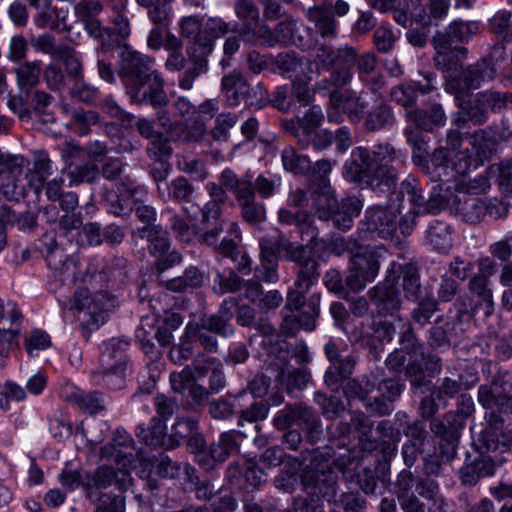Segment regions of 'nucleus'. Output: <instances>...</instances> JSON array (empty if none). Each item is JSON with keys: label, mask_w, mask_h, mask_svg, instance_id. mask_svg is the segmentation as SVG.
Listing matches in <instances>:
<instances>
[{"label": "nucleus", "mask_w": 512, "mask_h": 512, "mask_svg": "<svg viewBox=\"0 0 512 512\" xmlns=\"http://www.w3.org/2000/svg\"><path fill=\"white\" fill-rule=\"evenodd\" d=\"M120 49L118 75L132 102L143 96L148 88L164 83L160 73L153 69L154 58L126 44Z\"/></svg>", "instance_id": "f257e3e1"}, {"label": "nucleus", "mask_w": 512, "mask_h": 512, "mask_svg": "<svg viewBox=\"0 0 512 512\" xmlns=\"http://www.w3.org/2000/svg\"><path fill=\"white\" fill-rule=\"evenodd\" d=\"M180 34L189 41L186 45V55L189 67L179 78V87L183 90H191L194 81L208 71V57L214 50V44L202 32V18L199 16L183 17L180 21Z\"/></svg>", "instance_id": "f03ea898"}, {"label": "nucleus", "mask_w": 512, "mask_h": 512, "mask_svg": "<svg viewBox=\"0 0 512 512\" xmlns=\"http://www.w3.org/2000/svg\"><path fill=\"white\" fill-rule=\"evenodd\" d=\"M460 112L453 119L457 126H465L470 121L475 125H483L489 119L490 112L499 114L512 104V93L488 89L474 95L457 96L455 99Z\"/></svg>", "instance_id": "7ed1b4c3"}, {"label": "nucleus", "mask_w": 512, "mask_h": 512, "mask_svg": "<svg viewBox=\"0 0 512 512\" xmlns=\"http://www.w3.org/2000/svg\"><path fill=\"white\" fill-rule=\"evenodd\" d=\"M316 60L324 70L332 69L328 78L316 84L318 90H326L331 96L332 92L339 91L350 84L353 78L351 69L355 65V48L344 46L333 49L329 45L322 44L317 48Z\"/></svg>", "instance_id": "20e7f679"}, {"label": "nucleus", "mask_w": 512, "mask_h": 512, "mask_svg": "<svg viewBox=\"0 0 512 512\" xmlns=\"http://www.w3.org/2000/svg\"><path fill=\"white\" fill-rule=\"evenodd\" d=\"M505 48L495 45L489 56L478 60L476 63L462 67L459 75H450L445 82V90L457 96H468L471 89H477L482 82L492 81L496 76L494 57L504 58Z\"/></svg>", "instance_id": "39448f33"}, {"label": "nucleus", "mask_w": 512, "mask_h": 512, "mask_svg": "<svg viewBox=\"0 0 512 512\" xmlns=\"http://www.w3.org/2000/svg\"><path fill=\"white\" fill-rule=\"evenodd\" d=\"M478 455L469 459L480 478L493 476L495 469L506 462L505 453L512 448V433H496L486 428L475 444Z\"/></svg>", "instance_id": "423d86ee"}, {"label": "nucleus", "mask_w": 512, "mask_h": 512, "mask_svg": "<svg viewBox=\"0 0 512 512\" xmlns=\"http://www.w3.org/2000/svg\"><path fill=\"white\" fill-rule=\"evenodd\" d=\"M221 181L226 189L234 195L241 208V217L245 222L257 225L266 220V208L263 203L256 201L251 176L239 177L232 169L226 168L221 172Z\"/></svg>", "instance_id": "0eeeda50"}, {"label": "nucleus", "mask_w": 512, "mask_h": 512, "mask_svg": "<svg viewBox=\"0 0 512 512\" xmlns=\"http://www.w3.org/2000/svg\"><path fill=\"white\" fill-rule=\"evenodd\" d=\"M323 350L330 363L324 374V382L330 389L338 390L353 374L357 358L347 344L334 339H329Z\"/></svg>", "instance_id": "6e6552de"}, {"label": "nucleus", "mask_w": 512, "mask_h": 512, "mask_svg": "<svg viewBox=\"0 0 512 512\" xmlns=\"http://www.w3.org/2000/svg\"><path fill=\"white\" fill-rule=\"evenodd\" d=\"M398 214V210L390 206L368 207L358 223V236L362 239H391L398 229Z\"/></svg>", "instance_id": "1a4fd4ad"}, {"label": "nucleus", "mask_w": 512, "mask_h": 512, "mask_svg": "<svg viewBox=\"0 0 512 512\" xmlns=\"http://www.w3.org/2000/svg\"><path fill=\"white\" fill-rule=\"evenodd\" d=\"M362 207V201L355 196L342 198L338 202L336 199L320 195L313 204L320 220H332L334 225L343 231L353 226L354 218L360 214Z\"/></svg>", "instance_id": "9d476101"}, {"label": "nucleus", "mask_w": 512, "mask_h": 512, "mask_svg": "<svg viewBox=\"0 0 512 512\" xmlns=\"http://www.w3.org/2000/svg\"><path fill=\"white\" fill-rule=\"evenodd\" d=\"M293 424L305 431L312 442L318 440L323 433L319 416L302 402L287 404L274 418V425L278 429H286Z\"/></svg>", "instance_id": "9b49d317"}, {"label": "nucleus", "mask_w": 512, "mask_h": 512, "mask_svg": "<svg viewBox=\"0 0 512 512\" xmlns=\"http://www.w3.org/2000/svg\"><path fill=\"white\" fill-rule=\"evenodd\" d=\"M384 195L392 193L398 182L397 166L404 163L405 155L388 142L378 143L370 151Z\"/></svg>", "instance_id": "f8f14e48"}, {"label": "nucleus", "mask_w": 512, "mask_h": 512, "mask_svg": "<svg viewBox=\"0 0 512 512\" xmlns=\"http://www.w3.org/2000/svg\"><path fill=\"white\" fill-rule=\"evenodd\" d=\"M344 176L350 182L366 185L375 193L384 195L370 150L365 147L352 150L350 158L344 164Z\"/></svg>", "instance_id": "ddd939ff"}, {"label": "nucleus", "mask_w": 512, "mask_h": 512, "mask_svg": "<svg viewBox=\"0 0 512 512\" xmlns=\"http://www.w3.org/2000/svg\"><path fill=\"white\" fill-rule=\"evenodd\" d=\"M225 225V220H222L205 226V231L200 236V242L211 247L217 254L236 261L240 254L236 239L241 238V231L236 222H229L226 229L229 237H223L220 241V235L223 233Z\"/></svg>", "instance_id": "4468645a"}, {"label": "nucleus", "mask_w": 512, "mask_h": 512, "mask_svg": "<svg viewBox=\"0 0 512 512\" xmlns=\"http://www.w3.org/2000/svg\"><path fill=\"white\" fill-rule=\"evenodd\" d=\"M477 400L486 410L485 419L488 429L499 433L504 425L502 414H512V395H495L488 384L480 385L478 388Z\"/></svg>", "instance_id": "2eb2a0df"}, {"label": "nucleus", "mask_w": 512, "mask_h": 512, "mask_svg": "<svg viewBox=\"0 0 512 512\" xmlns=\"http://www.w3.org/2000/svg\"><path fill=\"white\" fill-rule=\"evenodd\" d=\"M129 478L126 469L114 468L112 466L102 465L94 472H86V498L91 502H96L102 489L115 486L121 489Z\"/></svg>", "instance_id": "dca6fc26"}, {"label": "nucleus", "mask_w": 512, "mask_h": 512, "mask_svg": "<svg viewBox=\"0 0 512 512\" xmlns=\"http://www.w3.org/2000/svg\"><path fill=\"white\" fill-rule=\"evenodd\" d=\"M40 251L45 255L48 266L58 273L62 281L75 280L74 258L58 246L52 235L45 234L40 240Z\"/></svg>", "instance_id": "f3484780"}, {"label": "nucleus", "mask_w": 512, "mask_h": 512, "mask_svg": "<svg viewBox=\"0 0 512 512\" xmlns=\"http://www.w3.org/2000/svg\"><path fill=\"white\" fill-rule=\"evenodd\" d=\"M334 249L337 254L349 253L350 263L358 271L366 273L368 269L373 270V278L377 276L380 268L379 257L377 253L368 246L360 245L353 238H340L335 241Z\"/></svg>", "instance_id": "a211bd4d"}, {"label": "nucleus", "mask_w": 512, "mask_h": 512, "mask_svg": "<svg viewBox=\"0 0 512 512\" xmlns=\"http://www.w3.org/2000/svg\"><path fill=\"white\" fill-rule=\"evenodd\" d=\"M457 456L455 439L440 442L439 447L429 446L422 457V472L428 477L444 475L445 467L450 465Z\"/></svg>", "instance_id": "6ab92c4d"}, {"label": "nucleus", "mask_w": 512, "mask_h": 512, "mask_svg": "<svg viewBox=\"0 0 512 512\" xmlns=\"http://www.w3.org/2000/svg\"><path fill=\"white\" fill-rule=\"evenodd\" d=\"M368 295L379 316H393L401 308V295L393 279L378 283L368 291Z\"/></svg>", "instance_id": "aec40b11"}, {"label": "nucleus", "mask_w": 512, "mask_h": 512, "mask_svg": "<svg viewBox=\"0 0 512 512\" xmlns=\"http://www.w3.org/2000/svg\"><path fill=\"white\" fill-rule=\"evenodd\" d=\"M432 44L436 52L433 61L438 70L453 71L467 57V48L448 42L444 36H433Z\"/></svg>", "instance_id": "412c9836"}, {"label": "nucleus", "mask_w": 512, "mask_h": 512, "mask_svg": "<svg viewBox=\"0 0 512 512\" xmlns=\"http://www.w3.org/2000/svg\"><path fill=\"white\" fill-rule=\"evenodd\" d=\"M289 261L295 263L296 280L294 286L311 289L320 277L317 260L307 253L303 245H297Z\"/></svg>", "instance_id": "4be33fe9"}, {"label": "nucleus", "mask_w": 512, "mask_h": 512, "mask_svg": "<svg viewBox=\"0 0 512 512\" xmlns=\"http://www.w3.org/2000/svg\"><path fill=\"white\" fill-rule=\"evenodd\" d=\"M372 106H368L363 119V125L367 132H379L392 127L395 123V115L392 106L382 95L372 97Z\"/></svg>", "instance_id": "5701e85b"}, {"label": "nucleus", "mask_w": 512, "mask_h": 512, "mask_svg": "<svg viewBox=\"0 0 512 512\" xmlns=\"http://www.w3.org/2000/svg\"><path fill=\"white\" fill-rule=\"evenodd\" d=\"M367 95L368 93L365 92L357 94L352 91L345 93L334 91L331 93L330 102L340 107L351 123L358 124L363 121L370 104Z\"/></svg>", "instance_id": "b1692460"}, {"label": "nucleus", "mask_w": 512, "mask_h": 512, "mask_svg": "<svg viewBox=\"0 0 512 512\" xmlns=\"http://www.w3.org/2000/svg\"><path fill=\"white\" fill-rule=\"evenodd\" d=\"M450 203L451 212L467 223L477 224L485 218L486 202L470 193L459 191Z\"/></svg>", "instance_id": "393cba45"}, {"label": "nucleus", "mask_w": 512, "mask_h": 512, "mask_svg": "<svg viewBox=\"0 0 512 512\" xmlns=\"http://www.w3.org/2000/svg\"><path fill=\"white\" fill-rule=\"evenodd\" d=\"M478 379L474 369L467 368L463 373H452L439 379L433 393L439 400L443 397L454 398L462 390H468L476 385Z\"/></svg>", "instance_id": "a878e982"}, {"label": "nucleus", "mask_w": 512, "mask_h": 512, "mask_svg": "<svg viewBox=\"0 0 512 512\" xmlns=\"http://www.w3.org/2000/svg\"><path fill=\"white\" fill-rule=\"evenodd\" d=\"M320 301V294L313 293L308 298L307 310L286 316L284 318V327L292 334H295L299 329L309 332L313 331L316 328L317 319L320 315Z\"/></svg>", "instance_id": "bb28decb"}, {"label": "nucleus", "mask_w": 512, "mask_h": 512, "mask_svg": "<svg viewBox=\"0 0 512 512\" xmlns=\"http://www.w3.org/2000/svg\"><path fill=\"white\" fill-rule=\"evenodd\" d=\"M14 225L18 230L31 232L37 226V217L32 212L17 215L9 206H0V252L6 247V226Z\"/></svg>", "instance_id": "cd10ccee"}, {"label": "nucleus", "mask_w": 512, "mask_h": 512, "mask_svg": "<svg viewBox=\"0 0 512 512\" xmlns=\"http://www.w3.org/2000/svg\"><path fill=\"white\" fill-rule=\"evenodd\" d=\"M306 18L314 25L316 32L321 37H336L337 22L332 14V3L309 7L306 11Z\"/></svg>", "instance_id": "c85d7f7f"}, {"label": "nucleus", "mask_w": 512, "mask_h": 512, "mask_svg": "<svg viewBox=\"0 0 512 512\" xmlns=\"http://www.w3.org/2000/svg\"><path fill=\"white\" fill-rule=\"evenodd\" d=\"M260 260H269L279 262L281 255L289 261L296 246L289 240V238L279 233L274 237H262L259 239Z\"/></svg>", "instance_id": "c756f323"}, {"label": "nucleus", "mask_w": 512, "mask_h": 512, "mask_svg": "<svg viewBox=\"0 0 512 512\" xmlns=\"http://www.w3.org/2000/svg\"><path fill=\"white\" fill-rule=\"evenodd\" d=\"M138 104H149L156 112L158 124L164 128L172 125L170 113L167 109L169 99L164 90V83L155 88H148L143 96L133 101Z\"/></svg>", "instance_id": "7c9ffc66"}, {"label": "nucleus", "mask_w": 512, "mask_h": 512, "mask_svg": "<svg viewBox=\"0 0 512 512\" xmlns=\"http://www.w3.org/2000/svg\"><path fill=\"white\" fill-rule=\"evenodd\" d=\"M276 369V379L286 385L289 392L294 389L302 390L310 380V372L307 368L290 369L287 353L279 359Z\"/></svg>", "instance_id": "2f4dec72"}, {"label": "nucleus", "mask_w": 512, "mask_h": 512, "mask_svg": "<svg viewBox=\"0 0 512 512\" xmlns=\"http://www.w3.org/2000/svg\"><path fill=\"white\" fill-rule=\"evenodd\" d=\"M234 10L237 18L242 22L237 29L242 40H251L259 21V9L253 0H235Z\"/></svg>", "instance_id": "473e14b6"}, {"label": "nucleus", "mask_w": 512, "mask_h": 512, "mask_svg": "<svg viewBox=\"0 0 512 512\" xmlns=\"http://www.w3.org/2000/svg\"><path fill=\"white\" fill-rule=\"evenodd\" d=\"M455 323L444 315H440L427 331L426 343L431 350L448 349L451 345L450 336L454 334Z\"/></svg>", "instance_id": "72a5a7b5"}, {"label": "nucleus", "mask_w": 512, "mask_h": 512, "mask_svg": "<svg viewBox=\"0 0 512 512\" xmlns=\"http://www.w3.org/2000/svg\"><path fill=\"white\" fill-rule=\"evenodd\" d=\"M407 120L413 122L421 130L431 132L434 128L443 126L446 122V114L443 107L436 103L428 109H415L407 112Z\"/></svg>", "instance_id": "f704fd0d"}, {"label": "nucleus", "mask_w": 512, "mask_h": 512, "mask_svg": "<svg viewBox=\"0 0 512 512\" xmlns=\"http://www.w3.org/2000/svg\"><path fill=\"white\" fill-rule=\"evenodd\" d=\"M169 250L170 241L166 235L148 244L150 255L157 258L155 267L158 272H163L181 263L182 255L177 251L169 252Z\"/></svg>", "instance_id": "c9c22d12"}, {"label": "nucleus", "mask_w": 512, "mask_h": 512, "mask_svg": "<svg viewBox=\"0 0 512 512\" xmlns=\"http://www.w3.org/2000/svg\"><path fill=\"white\" fill-rule=\"evenodd\" d=\"M243 438L244 434L236 430L221 433L218 440L210 444L212 456L219 463L225 462L231 455L239 452Z\"/></svg>", "instance_id": "e433bc0d"}, {"label": "nucleus", "mask_w": 512, "mask_h": 512, "mask_svg": "<svg viewBox=\"0 0 512 512\" xmlns=\"http://www.w3.org/2000/svg\"><path fill=\"white\" fill-rule=\"evenodd\" d=\"M129 342L124 339H111L105 343V348L100 357V366L111 369L112 366L127 367L129 359L126 351Z\"/></svg>", "instance_id": "4c0bfd02"}, {"label": "nucleus", "mask_w": 512, "mask_h": 512, "mask_svg": "<svg viewBox=\"0 0 512 512\" xmlns=\"http://www.w3.org/2000/svg\"><path fill=\"white\" fill-rule=\"evenodd\" d=\"M247 79L239 70H233L225 74L221 80V91L229 106H237L242 101Z\"/></svg>", "instance_id": "58836bf2"}, {"label": "nucleus", "mask_w": 512, "mask_h": 512, "mask_svg": "<svg viewBox=\"0 0 512 512\" xmlns=\"http://www.w3.org/2000/svg\"><path fill=\"white\" fill-rule=\"evenodd\" d=\"M135 433L147 446L153 448L163 446L167 448L169 437L166 435V425L165 422L158 417H153L147 427L144 425L137 426Z\"/></svg>", "instance_id": "ea45409f"}, {"label": "nucleus", "mask_w": 512, "mask_h": 512, "mask_svg": "<svg viewBox=\"0 0 512 512\" xmlns=\"http://www.w3.org/2000/svg\"><path fill=\"white\" fill-rule=\"evenodd\" d=\"M478 31L479 25L475 21L454 20L444 31H438L434 36H444L448 42L466 44Z\"/></svg>", "instance_id": "a19ab883"}, {"label": "nucleus", "mask_w": 512, "mask_h": 512, "mask_svg": "<svg viewBox=\"0 0 512 512\" xmlns=\"http://www.w3.org/2000/svg\"><path fill=\"white\" fill-rule=\"evenodd\" d=\"M324 119L321 108L317 105L312 106L304 114L303 117L297 119H286L281 122V126L284 130L290 132L292 135H296L302 129L312 131L317 130Z\"/></svg>", "instance_id": "79ce46f5"}, {"label": "nucleus", "mask_w": 512, "mask_h": 512, "mask_svg": "<svg viewBox=\"0 0 512 512\" xmlns=\"http://www.w3.org/2000/svg\"><path fill=\"white\" fill-rule=\"evenodd\" d=\"M402 288L408 301L416 302L426 298L420 282L418 268L414 264H405L400 268Z\"/></svg>", "instance_id": "37998d69"}, {"label": "nucleus", "mask_w": 512, "mask_h": 512, "mask_svg": "<svg viewBox=\"0 0 512 512\" xmlns=\"http://www.w3.org/2000/svg\"><path fill=\"white\" fill-rule=\"evenodd\" d=\"M204 272L196 266L187 267L181 276L166 282V288L175 293L198 289L203 285Z\"/></svg>", "instance_id": "c03bdc74"}, {"label": "nucleus", "mask_w": 512, "mask_h": 512, "mask_svg": "<svg viewBox=\"0 0 512 512\" xmlns=\"http://www.w3.org/2000/svg\"><path fill=\"white\" fill-rule=\"evenodd\" d=\"M132 443L133 440L126 431L116 430L113 435V445H105L102 447L101 456L113 457L116 460L124 458L125 462L123 463V466L125 467L126 464L131 465L135 460L136 454L133 452L122 451L121 449L117 450L116 447L128 449L131 447Z\"/></svg>", "instance_id": "a18cd8bd"}, {"label": "nucleus", "mask_w": 512, "mask_h": 512, "mask_svg": "<svg viewBox=\"0 0 512 512\" xmlns=\"http://www.w3.org/2000/svg\"><path fill=\"white\" fill-rule=\"evenodd\" d=\"M174 0H135L147 10L148 19L158 26H169L172 17L171 3Z\"/></svg>", "instance_id": "49530a36"}, {"label": "nucleus", "mask_w": 512, "mask_h": 512, "mask_svg": "<svg viewBox=\"0 0 512 512\" xmlns=\"http://www.w3.org/2000/svg\"><path fill=\"white\" fill-rule=\"evenodd\" d=\"M16 83L21 91L28 92L40 83L41 61H25L14 68Z\"/></svg>", "instance_id": "de8ad7c7"}, {"label": "nucleus", "mask_w": 512, "mask_h": 512, "mask_svg": "<svg viewBox=\"0 0 512 512\" xmlns=\"http://www.w3.org/2000/svg\"><path fill=\"white\" fill-rule=\"evenodd\" d=\"M297 145L302 150L312 148L316 151H322L333 143V133L328 130H301L296 135Z\"/></svg>", "instance_id": "09e8293b"}, {"label": "nucleus", "mask_w": 512, "mask_h": 512, "mask_svg": "<svg viewBox=\"0 0 512 512\" xmlns=\"http://www.w3.org/2000/svg\"><path fill=\"white\" fill-rule=\"evenodd\" d=\"M186 216L174 213L170 218L169 228L174 237L183 243H190L197 236V226L192 224V216L187 206L182 207Z\"/></svg>", "instance_id": "8fccbe9b"}, {"label": "nucleus", "mask_w": 512, "mask_h": 512, "mask_svg": "<svg viewBox=\"0 0 512 512\" xmlns=\"http://www.w3.org/2000/svg\"><path fill=\"white\" fill-rule=\"evenodd\" d=\"M416 491L419 496L432 502L430 510L433 512H445L447 502L440 493V487L437 481L426 476L416 482Z\"/></svg>", "instance_id": "3c124183"}, {"label": "nucleus", "mask_w": 512, "mask_h": 512, "mask_svg": "<svg viewBox=\"0 0 512 512\" xmlns=\"http://www.w3.org/2000/svg\"><path fill=\"white\" fill-rule=\"evenodd\" d=\"M281 160L284 169L295 175H306L311 170L309 157L299 154L291 145L281 151Z\"/></svg>", "instance_id": "603ef678"}, {"label": "nucleus", "mask_w": 512, "mask_h": 512, "mask_svg": "<svg viewBox=\"0 0 512 512\" xmlns=\"http://www.w3.org/2000/svg\"><path fill=\"white\" fill-rule=\"evenodd\" d=\"M428 243L436 250L444 252L452 246L451 227L439 220H433L427 229Z\"/></svg>", "instance_id": "864d4df0"}, {"label": "nucleus", "mask_w": 512, "mask_h": 512, "mask_svg": "<svg viewBox=\"0 0 512 512\" xmlns=\"http://www.w3.org/2000/svg\"><path fill=\"white\" fill-rule=\"evenodd\" d=\"M488 283L489 279L484 276H474L469 281L470 291L480 299L475 309H482L486 317L490 316L494 310L492 291L488 288Z\"/></svg>", "instance_id": "5fc2aeb1"}, {"label": "nucleus", "mask_w": 512, "mask_h": 512, "mask_svg": "<svg viewBox=\"0 0 512 512\" xmlns=\"http://www.w3.org/2000/svg\"><path fill=\"white\" fill-rule=\"evenodd\" d=\"M100 119L95 111L77 108L72 111L68 126L77 135L84 136L90 132L92 126L99 124Z\"/></svg>", "instance_id": "6e6d98bb"}, {"label": "nucleus", "mask_w": 512, "mask_h": 512, "mask_svg": "<svg viewBox=\"0 0 512 512\" xmlns=\"http://www.w3.org/2000/svg\"><path fill=\"white\" fill-rule=\"evenodd\" d=\"M303 461H309L314 472L321 470H331L332 460L335 457V451L331 446L318 447L311 451L306 449L301 452Z\"/></svg>", "instance_id": "4d7b16f0"}, {"label": "nucleus", "mask_w": 512, "mask_h": 512, "mask_svg": "<svg viewBox=\"0 0 512 512\" xmlns=\"http://www.w3.org/2000/svg\"><path fill=\"white\" fill-rule=\"evenodd\" d=\"M351 427L358 432L359 442L364 450L375 447V441L371 440L373 421L363 412L355 411L351 414Z\"/></svg>", "instance_id": "13d9d810"}, {"label": "nucleus", "mask_w": 512, "mask_h": 512, "mask_svg": "<svg viewBox=\"0 0 512 512\" xmlns=\"http://www.w3.org/2000/svg\"><path fill=\"white\" fill-rule=\"evenodd\" d=\"M455 193H451L445 191L443 193V189L440 185H436L433 187L432 192L427 200L424 199V203L422 207L419 208V211L423 214H432L436 215L440 213L445 208H449L451 210V201L452 197Z\"/></svg>", "instance_id": "bf43d9fd"}, {"label": "nucleus", "mask_w": 512, "mask_h": 512, "mask_svg": "<svg viewBox=\"0 0 512 512\" xmlns=\"http://www.w3.org/2000/svg\"><path fill=\"white\" fill-rule=\"evenodd\" d=\"M415 303L417 305L411 310L409 320L412 324L423 328L431 323L432 317L438 311V301L434 297L428 296Z\"/></svg>", "instance_id": "052dcab7"}, {"label": "nucleus", "mask_w": 512, "mask_h": 512, "mask_svg": "<svg viewBox=\"0 0 512 512\" xmlns=\"http://www.w3.org/2000/svg\"><path fill=\"white\" fill-rule=\"evenodd\" d=\"M398 342L408 354L417 353L423 346L420 342L413 324L408 319H398Z\"/></svg>", "instance_id": "680f3d73"}, {"label": "nucleus", "mask_w": 512, "mask_h": 512, "mask_svg": "<svg viewBox=\"0 0 512 512\" xmlns=\"http://www.w3.org/2000/svg\"><path fill=\"white\" fill-rule=\"evenodd\" d=\"M359 454L360 452L357 450H347L346 453L334 457L332 466L341 472L346 480L352 481L360 468L361 458Z\"/></svg>", "instance_id": "e2e57ef3"}, {"label": "nucleus", "mask_w": 512, "mask_h": 512, "mask_svg": "<svg viewBox=\"0 0 512 512\" xmlns=\"http://www.w3.org/2000/svg\"><path fill=\"white\" fill-rule=\"evenodd\" d=\"M471 145L479 158L488 159L495 151L497 140L491 129H480L472 134Z\"/></svg>", "instance_id": "0e129e2a"}, {"label": "nucleus", "mask_w": 512, "mask_h": 512, "mask_svg": "<svg viewBox=\"0 0 512 512\" xmlns=\"http://www.w3.org/2000/svg\"><path fill=\"white\" fill-rule=\"evenodd\" d=\"M343 386V392L349 400L366 401L368 395L373 391L375 385L367 377L347 378Z\"/></svg>", "instance_id": "69168bd1"}, {"label": "nucleus", "mask_w": 512, "mask_h": 512, "mask_svg": "<svg viewBox=\"0 0 512 512\" xmlns=\"http://www.w3.org/2000/svg\"><path fill=\"white\" fill-rule=\"evenodd\" d=\"M312 478L316 494H320L328 501L336 496L337 475L332 470L314 472Z\"/></svg>", "instance_id": "338daca9"}, {"label": "nucleus", "mask_w": 512, "mask_h": 512, "mask_svg": "<svg viewBox=\"0 0 512 512\" xmlns=\"http://www.w3.org/2000/svg\"><path fill=\"white\" fill-rule=\"evenodd\" d=\"M75 404L87 413L93 415L105 410V400L101 392H78L73 394Z\"/></svg>", "instance_id": "774afa93"}]
</instances>
